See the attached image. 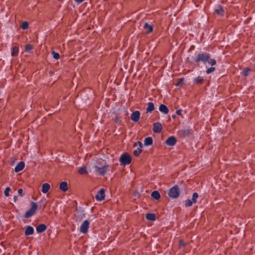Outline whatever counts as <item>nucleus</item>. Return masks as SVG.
Returning <instances> with one entry per match:
<instances>
[{
    "mask_svg": "<svg viewBox=\"0 0 255 255\" xmlns=\"http://www.w3.org/2000/svg\"><path fill=\"white\" fill-rule=\"evenodd\" d=\"M209 53L206 52H202L197 53V52L195 53V57L191 56V57H188L187 58V62L190 64H192L193 63L198 64L200 62H202L204 64H205L209 59Z\"/></svg>",
    "mask_w": 255,
    "mask_h": 255,
    "instance_id": "1",
    "label": "nucleus"
},
{
    "mask_svg": "<svg viewBox=\"0 0 255 255\" xmlns=\"http://www.w3.org/2000/svg\"><path fill=\"white\" fill-rule=\"evenodd\" d=\"M119 160L122 165H129L131 162V157L128 153L125 152L121 155Z\"/></svg>",
    "mask_w": 255,
    "mask_h": 255,
    "instance_id": "2",
    "label": "nucleus"
},
{
    "mask_svg": "<svg viewBox=\"0 0 255 255\" xmlns=\"http://www.w3.org/2000/svg\"><path fill=\"white\" fill-rule=\"evenodd\" d=\"M168 196L173 199L177 198L179 196L180 190L177 185H175L171 187L168 193Z\"/></svg>",
    "mask_w": 255,
    "mask_h": 255,
    "instance_id": "3",
    "label": "nucleus"
},
{
    "mask_svg": "<svg viewBox=\"0 0 255 255\" xmlns=\"http://www.w3.org/2000/svg\"><path fill=\"white\" fill-rule=\"evenodd\" d=\"M38 206L35 202H31V208L30 209L27 211L24 215V217L26 218H29L34 215L36 212V210L37 209Z\"/></svg>",
    "mask_w": 255,
    "mask_h": 255,
    "instance_id": "4",
    "label": "nucleus"
},
{
    "mask_svg": "<svg viewBox=\"0 0 255 255\" xmlns=\"http://www.w3.org/2000/svg\"><path fill=\"white\" fill-rule=\"evenodd\" d=\"M109 166H110L108 164H105L102 167H99L98 166L95 165L94 168L95 169V171L98 173L100 175L104 176L109 171Z\"/></svg>",
    "mask_w": 255,
    "mask_h": 255,
    "instance_id": "5",
    "label": "nucleus"
},
{
    "mask_svg": "<svg viewBox=\"0 0 255 255\" xmlns=\"http://www.w3.org/2000/svg\"><path fill=\"white\" fill-rule=\"evenodd\" d=\"M90 222L88 220H85L80 227V231L83 234H86L88 232Z\"/></svg>",
    "mask_w": 255,
    "mask_h": 255,
    "instance_id": "6",
    "label": "nucleus"
},
{
    "mask_svg": "<svg viewBox=\"0 0 255 255\" xmlns=\"http://www.w3.org/2000/svg\"><path fill=\"white\" fill-rule=\"evenodd\" d=\"M178 134L181 137H185L191 134V129L189 128L179 130L177 131Z\"/></svg>",
    "mask_w": 255,
    "mask_h": 255,
    "instance_id": "7",
    "label": "nucleus"
},
{
    "mask_svg": "<svg viewBox=\"0 0 255 255\" xmlns=\"http://www.w3.org/2000/svg\"><path fill=\"white\" fill-rule=\"evenodd\" d=\"M105 197V190L104 188L101 189L95 195V198L97 201H102Z\"/></svg>",
    "mask_w": 255,
    "mask_h": 255,
    "instance_id": "8",
    "label": "nucleus"
},
{
    "mask_svg": "<svg viewBox=\"0 0 255 255\" xmlns=\"http://www.w3.org/2000/svg\"><path fill=\"white\" fill-rule=\"evenodd\" d=\"M162 129V126L159 122H156L153 124L152 130L154 133L161 132Z\"/></svg>",
    "mask_w": 255,
    "mask_h": 255,
    "instance_id": "9",
    "label": "nucleus"
},
{
    "mask_svg": "<svg viewBox=\"0 0 255 255\" xmlns=\"http://www.w3.org/2000/svg\"><path fill=\"white\" fill-rule=\"evenodd\" d=\"M140 114L138 111H135L131 114V120L134 123L137 122L140 119Z\"/></svg>",
    "mask_w": 255,
    "mask_h": 255,
    "instance_id": "10",
    "label": "nucleus"
},
{
    "mask_svg": "<svg viewBox=\"0 0 255 255\" xmlns=\"http://www.w3.org/2000/svg\"><path fill=\"white\" fill-rule=\"evenodd\" d=\"M177 142L176 137L174 136H169L165 141V143L167 145L173 146Z\"/></svg>",
    "mask_w": 255,
    "mask_h": 255,
    "instance_id": "11",
    "label": "nucleus"
},
{
    "mask_svg": "<svg viewBox=\"0 0 255 255\" xmlns=\"http://www.w3.org/2000/svg\"><path fill=\"white\" fill-rule=\"evenodd\" d=\"M137 143H138L139 147L135 150H134L133 152V154L134 156L137 157L142 152V148L143 147L142 143L141 142L138 141Z\"/></svg>",
    "mask_w": 255,
    "mask_h": 255,
    "instance_id": "12",
    "label": "nucleus"
},
{
    "mask_svg": "<svg viewBox=\"0 0 255 255\" xmlns=\"http://www.w3.org/2000/svg\"><path fill=\"white\" fill-rule=\"evenodd\" d=\"M146 34H148L153 31V26L148 24L147 22L144 23L143 26Z\"/></svg>",
    "mask_w": 255,
    "mask_h": 255,
    "instance_id": "13",
    "label": "nucleus"
},
{
    "mask_svg": "<svg viewBox=\"0 0 255 255\" xmlns=\"http://www.w3.org/2000/svg\"><path fill=\"white\" fill-rule=\"evenodd\" d=\"M47 226L44 224H40L36 227V230L37 233H41L47 229Z\"/></svg>",
    "mask_w": 255,
    "mask_h": 255,
    "instance_id": "14",
    "label": "nucleus"
},
{
    "mask_svg": "<svg viewBox=\"0 0 255 255\" xmlns=\"http://www.w3.org/2000/svg\"><path fill=\"white\" fill-rule=\"evenodd\" d=\"M25 166V163L23 161L19 162L15 167L14 171L18 172L23 169Z\"/></svg>",
    "mask_w": 255,
    "mask_h": 255,
    "instance_id": "15",
    "label": "nucleus"
},
{
    "mask_svg": "<svg viewBox=\"0 0 255 255\" xmlns=\"http://www.w3.org/2000/svg\"><path fill=\"white\" fill-rule=\"evenodd\" d=\"M34 234V229L32 227L28 226L26 228L24 234L25 236H29Z\"/></svg>",
    "mask_w": 255,
    "mask_h": 255,
    "instance_id": "16",
    "label": "nucleus"
},
{
    "mask_svg": "<svg viewBox=\"0 0 255 255\" xmlns=\"http://www.w3.org/2000/svg\"><path fill=\"white\" fill-rule=\"evenodd\" d=\"M159 110L160 112L163 113L164 114H167L169 112V109L168 107L164 104H161L159 106Z\"/></svg>",
    "mask_w": 255,
    "mask_h": 255,
    "instance_id": "17",
    "label": "nucleus"
},
{
    "mask_svg": "<svg viewBox=\"0 0 255 255\" xmlns=\"http://www.w3.org/2000/svg\"><path fill=\"white\" fill-rule=\"evenodd\" d=\"M19 53V47L13 46L11 48V55L13 57L17 56Z\"/></svg>",
    "mask_w": 255,
    "mask_h": 255,
    "instance_id": "18",
    "label": "nucleus"
},
{
    "mask_svg": "<svg viewBox=\"0 0 255 255\" xmlns=\"http://www.w3.org/2000/svg\"><path fill=\"white\" fill-rule=\"evenodd\" d=\"M60 189L63 192H66L68 190V184L66 181H63L60 184Z\"/></svg>",
    "mask_w": 255,
    "mask_h": 255,
    "instance_id": "19",
    "label": "nucleus"
},
{
    "mask_svg": "<svg viewBox=\"0 0 255 255\" xmlns=\"http://www.w3.org/2000/svg\"><path fill=\"white\" fill-rule=\"evenodd\" d=\"M215 12L217 14L222 16L224 14V10L221 5H218L217 8L215 9Z\"/></svg>",
    "mask_w": 255,
    "mask_h": 255,
    "instance_id": "20",
    "label": "nucleus"
},
{
    "mask_svg": "<svg viewBox=\"0 0 255 255\" xmlns=\"http://www.w3.org/2000/svg\"><path fill=\"white\" fill-rule=\"evenodd\" d=\"M145 217L147 220L150 221H154L156 220V215L154 213H147Z\"/></svg>",
    "mask_w": 255,
    "mask_h": 255,
    "instance_id": "21",
    "label": "nucleus"
},
{
    "mask_svg": "<svg viewBox=\"0 0 255 255\" xmlns=\"http://www.w3.org/2000/svg\"><path fill=\"white\" fill-rule=\"evenodd\" d=\"M204 79L203 77L200 76L194 78L193 80V82L194 83H195L196 84H199V85L202 84L204 82Z\"/></svg>",
    "mask_w": 255,
    "mask_h": 255,
    "instance_id": "22",
    "label": "nucleus"
},
{
    "mask_svg": "<svg viewBox=\"0 0 255 255\" xmlns=\"http://www.w3.org/2000/svg\"><path fill=\"white\" fill-rule=\"evenodd\" d=\"M151 196L152 198L156 200H159L161 197L159 192L157 190L153 191L151 194Z\"/></svg>",
    "mask_w": 255,
    "mask_h": 255,
    "instance_id": "23",
    "label": "nucleus"
},
{
    "mask_svg": "<svg viewBox=\"0 0 255 255\" xmlns=\"http://www.w3.org/2000/svg\"><path fill=\"white\" fill-rule=\"evenodd\" d=\"M153 144V139L151 137H146L144 140V144L145 146L151 145Z\"/></svg>",
    "mask_w": 255,
    "mask_h": 255,
    "instance_id": "24",
    "label": "nucleus"
},
{
    "mask_svg": "<svg viewBox=\"0 0 255 255\" xmlns=\"http://www.w3.org/2000/svg\"><path fill=\"white\" fill-rule=\"evenodd\" d=\"M50 188V185L47 183H45L42 185L41 190L43 193H46L48 192Z\"/></svg>",
    "mask_w": 255,
    "mask_h": 255,
    "instance_id": "25",
    "label": "nucleus"
},
{
    "mask_svg": "<svg viewBox=\"0 0 255 255\" xmlns=\"http://www.w3.org/2000/svg\"><path fill=\"white\" fill-rule=\"evenodd\" d=\"M147 105L148 107L146 109V113H151L154 110V104L152 102H149Z\"/></svg>",
    "mask_w": 255,
    "mask_h": 255,
    "instance_id": "26",
    "label": "nucleus"
},
{
    "mask_svg": "<svg viewBox=\"0 0 255 255\" xmlns=\"http://www.w3.org/2000/svg\"><path fill=\"white\" fill-rule=\"evenodd\" d=\"M78 172L81 175H84L88 173L87 170V167L85 166H82L80 167L78 170Z\"/></svg>",
    "mask_w": 255,
    "mask_h": 255,
    "instance_id": "27",
    "label": "nucleus"
},
{
    "mask_svg": "<svg viewBox=\"0 0 255 255\" xmlns=\"http://www.w3.org/2000/svg\"><path fill=\"white\" fill-rule=\"evenodd\" d=\"M211 66H214L216 64V60L215 59L211 58L210 54H209V59L207 62Z\"/></svg>",
    "mask_w": 255,
    "mask_h": 255,
    "instance_id": "28",
    "label": "nucleus"
},
{
    "mask_svg": "<svg viewBox=\"0 0 255 255\" xmlns=\"http://www.w3.org/2000/svg\"><path fill=\"white\" fill-rule=\"evenodd\" d=\"M251 71V70L249 68H246L241 72V74L243 75V76L246 77L249 75Z\"/></svg>",
    "mask_w": 255,
    "mask_h": 255,
    "instance_id": "29",
    "label": "nucleus"
},
{
    "mask_svg": "<svg viewBox=\"0 0 255 255\" xmlns=\"http://www.w3.org/2000/svg\"><path fill=\"white\" fill-rule=\"evenodd\" d=\"M184 79L183 78L178 79V81H177V82L176 85L177 87H181L184 84Z\"/></svg>",
    "mask_w": 255,
    "mask_h": 255,
    "instance_id": "30",
    "label": "nucleus"
},
{
    "mask_svg": "<svg viewBox=\"0 0 255 255\" xmlns=\"http://www.w3.org/2000/svg\"><path fill=\"white\" fill-rule=\"evenodd\" d=\"M198 197V194L197 192H194L192 195V201L194 203L197 202V199Z\"/></svg>",
    "mask_w": 255,
    "mask_h": 255,
    "instance_id": "31",
    "label": "nucleus"
},
{
    "mask_svg": "<svg viewBox=\"0 0 255 255\" xmlns=\"http://www.w3.org/2000/svg\"><path fill=\"white\" fill-rule=\"evenodd\" d=\"M185 205L186 207H190L192 205L193 202L190 200V199H187L186 200H185Z\"/></svg>",
    "mask_w": 255,
    "mask_h": 255,
    "instance_id": "32",
    "label": "nucleus"
},
{
    "mask_svg": "<svg viewBox=\"0 0 255 255\" xmlns=\"http://www.w3.org/2000/svg\"><path fill=\"white\" fill-rule=\"evenodd\" d=\"M33 49V46L30 44H27L25 46V51L29 52Z\"/></svg>",
    "mask_w": 255,
    "mask_h": 255,
    "instance_id": "33",
    "label": "nucleus"
},
{
    "mask_svg": "<svg viewBox=\"0 0 255 255\" xmlns=\"http://www.w3.org/2000/svg\"><path fill=\"white\" fill-rule=\"evenodd\" d=\"M29 24L27 21H24L22 22L21 27L25 30L28 28Z\"/></svg>",
    "mask_w": 255,
    "mask_h": 255,
    "instance_id": "34",
    "label": "nucleus"
},
{
    "mask_svg": "<svg viewBox=\"0 0 255 255\" xmlns=\"http://www.w3.org/2000/svg\"><path fill=\"white\" fill-rule=\"evenodd\" d=\"M215 67L212 66L210 68H207L206 71V72L207 74H209L214 72L215 70Z\"/></svg>",
    "mask_w": 255,
    "mask_h": 255,
    "instance_id": "35",
    "label": "nucleus"
},
{
    "mask_svg": "<svg viewBox=\"0 0 255 255\" xmlns=\"http://www.w3.org/2000/svg\"><path fill=\"white\" fill-rule=\"evenodd\" d=\"M51 54L53 55V57L55 59L57 60L60 58L59 54L55 52L54 51H52Z\"/></svg>",
    "mask_w": 255,
    "mask_h": 255,
    "instance_id": "36",
    "label": "nucleus"
},
{
    "mask_svg": "<svg viewBox=\"0 0 255 255\" xmlns=\"http://www.w3.org/2000/svg\"><path fill=\"white\" fill-rule=\"evenodd\" d=\"M10 191V188L9 187H7L4 191V194L5 196H8L9 195V192Z\"/></svg>",
    "mask_w": 255,
    "mask_h": 255,
    "instance_id": "37",
    "label": "nucleus"
},
{
    "mask_svg": "<svg viewBox=\"0 0 255 255\" xmlns=\"http://www.w3.org/2000/svg\"><path fill=\"white\" fill-rule=\"evenodd\" d=\"M179 245L180 248L184 247L186 246V243L182 240H179Z\"/></svg>",
    "mask_w": 255,
    "mask_h": 255,
    "instance_id": "38",
    "label": "nucleus"
},
{
    "mask_svg": "<svg viewBox=\"0 0 255 255\" xmlns=\"http://www.w3.org/2000/svg\"><path fill=\"white\" fill-rule=\"evenodd\" d=\"M114 121L116 124H120L121 122V118L116 117L114 119Z\"/></svg>",
    "mask_w": 255,
    "mask_h": 255,
    "instance_id": "39",
    "label": "nucleus"
},
{
    "mask_svg": "<svg viewBox=\"0 0 255 255\" xmlns=\"http://www.w3.org/2000/svg\"><path fill=\"white\" fill-rule=\"evenodd\" d=\"M18 195L19 196H20L21 197H22L24 196V194L23 193V190L21 188H19L18 190Z\"/></svg>",
    "mask_w": 255,
    "mask_h": 255,
    "instance_id": "40",
    "label": "nucleus"
},
{
    "mask_svg": "<svg viewBox=\"0 0 255 255\" xmlns=\"http://www.w3.org/2000/svg\"><path fill=\"white\" fill-rule=\"evenodd\" d=\"M181 112H182V110L181 109H179V110H177L176 111V114L177 115H181Z\"/></svg>",
    "mask_w": 255,
    "mask_h": 255,
    "instance_id": "41",
    "label": "nucleus"
},
{
    "mask_svg": "<svg viewBox=\"0 0 255 255\" xmlns=\"http://www.w3.org/2000/svg\"><path fill=\"white\" fill-rule=\"evenodd\" d=\"M85 0H74V1L77 3H80L84 1Z\"/></svg>",
    "mask_w": 255,
    "mask_h": 255,
    "instance_id": "42",
    "label": "nucleus"
},
{
    "mask_svg": "<svg viewBox=\"0 0 255 255\" xmlns=\"http://www.w3.org/2000/svg\"><path fill=\"white\" fill-rule=\"evenodd\" d=\"M137 145H138V143H137V141L136 142H134V144H133V147H136L137 146Z\"/></svg>",
    "mask_w": 255,
    "mask_h": 255,
    "instance_id": "43",
    "label": "nucleus"
},
{
    "mask_svg": "<svg viewBox=\"0 0 255 255\" xmlns=\"http://www.w3.org/2000/svg\"><path fill=\"white\" fill-rule=\"evenodd\" d=\"M17 200V196H15L14 197V202H16Z\"/></svg>",
    "mask_w": 255,
    "mask_h": 255,
    "instance_id": "44",
    "label": "nucleus"
},
{
    "mask_svg": "<svg viewBox=\"0 0 255 255\" xmlns=\"http://www.w3.org/2000/svg\"><path fill=\"white\" fill-rule=\"evenodd\" d=\"M175 117H176V116H175V115H173L172 116V118L173 119H175Z\"/></svg>",
    "mask_w": 255,
    "mask_h": 255,
    "instance_id": "45",
    "label": "nucleus"
},
{
    "mask_svg": "<svg viewBox=\"0 0 255 255\" xmlns=\"http://www.w3.org/2000/svg\"><path fill=\"white\" fill-rule=\"evenodd\" d=\"M194 48V46L193 45V46H191L190 49H193Z\"/></svg>",
    "mask_w": 255,
    "mask_h": 255,
    "instance_id": "46",
    "label": "nucleus"
}]
</instances>
